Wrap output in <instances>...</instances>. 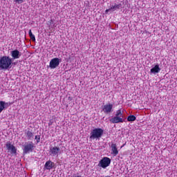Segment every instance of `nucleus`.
<instances>
[{
	"mask_svg": "<svg viewBox=\"0 0 177 177\" xmlns=\"http://www.w3.org/2000/svg\"><path fill=\"white\" fill-rule=\"evenodd\" d=\"M126 118H124V111L122 109H120L116 111L115 116L110 119V122L112 124H120L125 122Z\"/></svg>",
	"mask_w": 177,
	"mask_h": 177,
	"instance_id": "f257e3e1",
	"label": "nucleus"
},
{
	"mask_svg": "<svg viewBox=\"0 0 177 177\" xmlns=\"http://www.w3.org/2000/svg\"><path fill=\"white\" fill-rule=\"evenodd\" d=\"M111 154H112V156H114V157H115V156H118V148H117V144L112 143L111 145Z\"/></svg>",
	"mask_w": 177,
	"mask_h": 177,
	"instance_id": "9d476101",
	"label": "nucleus"
},
{
	"mask_svg": "<svg viewBox=\"0 0 177 177\" xmlns=\"http://www.w3.org/2000/svg\"><path fill=\"white\" fill-rule=\"evenodd\" d=\"M6 147L8 153H10V154H14L15 156H17V149H16V147L12 144V142H7L6 144Z\"/></svg>",
	"mask_w": 177,
	"mask_h": 177,
	"instance_id": "423d86ee",
	"label": "nucleus"
},
{
	"mask_svg": "<svg viewBox=\"0 0 177 177\" xmlns=\"http://www.w3.org/2000/svg\"><path fill=\"white\" fill-rule=\"evenodd\" d=\"M48 23L50 24L49 26H50V27H51V28H53L54 27H56V25L53 22V19H50Z\"/></svg>",
	"mask_w": 177,
	"mask_h": 177,
	"instance_id": "a211bd4d",
	"label": "nucleus"
},
{
	"mask_svg": "<svg viewBox=\"0 0 177 177\" xmlns=\"http://www.w3.org/2000/svg\"><path fill=\"white\" fill-rule=\"evenodd\" d=\"M14 2L15 3H23V2H24V0H14Z\"/></svg>",
	"mask_w": 177,
	"mask_h": 177,
	"instance_id": "aec40b11",
	"label": "nucleus"
},
{
	"mask_svg": "<svg viewBox=\"0 0 177 177\" xmlns=\"http://www.w3.org/2000/svg\"><path fill=\"white\" fill-rule=\"evenodd\" d=\"M61 62H62V59H60L57 57L52 59L50 61V64H49L50 68L55 69V68L59 67V65L60 64Z\"/></svg>",
	"mask_w": 177,
	"mask_h": 177,
	"instance_id": "0eeeda50",
	"label": "nucleus"
},
{
	"mask_svg": "<svg viewBox=\"0 0 177 177\" xmlns=\"http://www.w3.org/2000/svg\"><path fill=\"white\" fill-rule=\"evenodd\" d=\"M11 57L12 59H20L21 57V53L18 50H14L10 52Z\"/></svg>",
	"mask_w": 177,
	"mask_h": 177,
	"instance_id": "9b49d317",
	"label": "nucleus"
},
{
	"mask_svg": "<svg viewBox=\"0 0 177 177\" xmlns=\"http://www.w3.org/2000/svg\"><path fill=\"white\" fill-rule=\"evenodd\" d=\"M23 147L24 154H28L29 153H32V151H34V149H35L34 142H32V141L25 142V144L23 145Z\"/></svg>",
	"mask_w": 177,
	"mask_h": 177,
	"instance_id": "20e7f679",
	"label": "nucleus"
},
{
	"mask_svg": "<svg viewBox=\"0 0 177 177\" xmlns=\"http://www.w3.org/2000/svg\"><path fill=\"white\" fill-rule=\"evenodd\" d=\"M127 121H129V122H132L133 121H136V116H135L133 115H131L128 116Z\"/></svg>",
	"mask_w": 177,
	"mask_h": 177,
	"instance_id": "f3484780",
	"label": "nucleus"
},
{
	"mask_svg": "<svg viewBox=\"0 0 177 177\" xmlns=\"http://www.w3.org/2000/svg\"><path fill=\"white\" fill-rule=\"evenodd\" d=\"M102 111L104 114L113 113V104H106L102 106Z\"/></svg>",
	"mask_w": 177,
	"mask_h": 177,
	"instance_id": "1a4fd4ad",
	"label": "nucleus"
},
{
	"mask_svg": "<svg viewBox=\"0 0 177 177\" xmlns=\"http://www.w3.org/2000/svg\"><path fill=\"white\" fill-rule=\"evenodd\" d=\"M104 131L102 128L93 129L90 133V139L95 140V139H100L103 136Z\"/></svg>",
	"mask_w": 177,
	"mask_h": 177,
	"instance_id": "7ed1b4c3",
	"label": "nucleus"
},
{
	"mask_svg": "<svg viewBox=\"0 0 177 177\" xmlns=\"http://www.w3.org/2000/svg\"><path fill=\"white\" fill-rule=\"evenodd\" d=\"M35 139L37 141V144L41 142V136H35Z\"/></svg>",
	"mask_w": 177,
	"mask_h": 177,
	"instance_id": "6ab92c4d",
	"label": "nucleus"
},
{
	"mask_svg": "<svg viewBox=\"0 0 177 177\" xmlns=\"http://www.w3.org/2000/svg\"><path fill=\"white\" fill-rule=\"evenodd\" d=\"M25 135L28 139V140H32V139H34V133H32V131H26L25 132Z\"/></svg>",
	"mask_w": 177,
	"mask_h": 177,
	"instance_id": "2eb2a0df",
	"label": "nucleus"
},
{
	"mask_svg": "<svg viewBox=\"0 0 177 177\" xmlns=\"http://www.w3.org/2000/svg\"><path fill=\"white\" fill-rule=\"evenodd\" d=\"M72 177H82L81 176V175H80V174H73Z\"/></svg>",
	"mask_w": 177,
	"mask_h": 177,
	"instance_id": "4be33fe9",
	"label": "nucleus"
},
{
	"mask_svg": "<svg viewBox=\"0 0 177 177\" xmlns=\"http://www.w3.org/2000/svg\"><path fill=\"white\" fill-rule=\"evenodd\" d=\"M160 71H161V68L160 67V65L158 64H157L154 67H153L150 70V73L154 75L158 74V73H160Z\"/></svg>",
	"mask_w": 177,
	"mask_h": 177,
	"instance_id": "f8f14e48",
	"label": "nucleus"
},
{
	"mask_svg": "<svg viewBox=\"0 0 177 177\" xmlns=\"http://www.w3.org/2000/svg\"><path fill=\"white\" fill-rule=\"evenodd\" d=\"M122 6V4L119 3V4H115L114 6H112L110 8L107 9L105 10V13H109L111 10L112 12H114L115 10H117V9H120Z\"/></svg>",
	"mask_w": 177,
	"mask_h": 177,
	"instance_id": "ddd939ff",
	"label": "nucleus"
},
{
	"mask_svg": "<svg viewBox=\"0 0 177 177\" xmlns=\"http://www.w3.org/2000/svg\"><path fill=\"white\" fill-rule=\"evenodd\" d=\"M6 103L3 101H0V114L5 110Z\"/></svg>",
	"mask_w": 177,
	"mask_h": 177,
	"instance_id": "dca6fc26",
	"label": "nucleus"
},
{
	"mask_svg": "<svg viewBox=\"0 0 177 177\" xmlns=\"http://www.w3.org/2000/svg\"><path fill=\"white\" fill-rule=\"evenodd\" d=\"M111 164V160L110 158L104 157L98 163V167H101L104 169H106Z\"/></svg>",
	"mask_w": 177,
	"mask_h": 177,
	"instance_id": "39448f33",
	"label": "nucleus"
},
{
	"mask_svg": "<svg viewBox=\"0 0 177 177\" xmlns=\"http://www.w3.org/2000/svg\"><path fill=\"white\" fill-rule=\"evenodd\" d=\"M30 39H32V41H33V42H35V35H31L30 36Z\"/></svg>",
	"mask_w": 177,
	"mask_h": 177,
	"instance_id": "412c9836",
	"label": "nucleus"
},
{
	"mask_svg": "<svg viewBox=\"0 0 177 177\" xmlns=\"http://www.w3.org/2000/svg\"><path fill=\"white\" fill-rule=\"evenodd\" d=\"M12 58L9 56L0 57V70H8L12 67Z\"/></svg>",
	"mask_w": 177,
	"mask_h": 177,
	"instance_id": "f03ea898",
	"label": "nucleus"
},
{
	"mask_svg": "<svg viewBox=\"0 0 177 177\" xmlns=\"http://www.w3.org/2000/svg\"><path fill=\"white\" fill-rule=\"evenodd\" d=\"M55 167V162L48 160L44 165L45 169H48V171H50Z\"/></svg>",
	"mask_w": 177,
	"mask_h": 177,
	"instance_id": "4468645a",
	"label": "nucleus"
},
{
	"mask_svg": "<svg viewBox=\"0 0 177 177\" xmlns=\"http://www.w3.org/2000/svg\"><path fill=\"white\" fill-rule=\"evenodd\" d=\"M28 35H29V37L31 35H33L32 32L31 31V29L29 30Z\"/></svg>",
	"mask_w": 177,
	"mask_h": 177,
	"instance_id": "5701e85b",
	"label": "nucleus"
},
{
	"mask_svg": "<svg viewBox=\"0 0 177 177\" xmlns=\"http://www.w3.org/2000/svg\"><path fill=\"white\" fill-rule=\"evenodd\" d=\"M49 153L50 156H52L53 157H57L62 153V151L58 147H50Z\"/></svg>",
	"mask_w": 177,
	"mask_h": 177,
	"instance_id": "6e6552de",
	"label": "nucleus"
}]
</instances>
